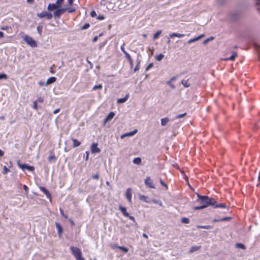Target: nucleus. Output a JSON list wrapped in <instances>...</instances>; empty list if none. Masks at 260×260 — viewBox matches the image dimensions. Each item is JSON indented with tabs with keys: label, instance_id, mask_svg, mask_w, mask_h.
I'll return each instance as SVG.
<instances>
[{
	"label": "nucleus",
	"instance_id": "obj_1",
	"mask_svg": "<svg viewBox=\"0 0 260 260\" xmlns=\"http://www.w3.org/2000/svg\"><path fill=\"white\" fill-rule=\"evenodd\" d=\"M197 196L198 197V201L202 205L194 207V209L198 210L205 208L210 205H215V201L213 199L210 198L206 196H200L199 194H197Z\"/></svg>",
	"mask_w": 260,
	"mask_h": 260
},
{
	"label": "nucleus",
	"instance_id": "obj_2",
	"mask_svg": "<svg viewBox=\"0 0 260 260\" xmlns=\"http://www.w3.org/2000/svg\"><path fill=\"white\" fill-rule=\"evenodd\" d=\"M22 39L26 44L30 47L32 48L37 47L38 45L37 42L31 37L25 35L22 37Z\"/></svg>",
	"mask_w": 260,
	"mask_h": 260
},
{
	"label": "nucleus",
	"instance_id": "obj_3",
	"mask_svg": "<svg viewBox=\"0 0 260 260\" xmlns=\"http://www.w3.org/2000/svg\"><path fill=\"white\" fill-rule=\"evenodd\" d=\"M72 254L76 257L77 260H85L82 256L81 250L78 247L72 246L70 248Z\"/></svg>",
	"mask_w": 260,
	"mask_h": 260
},
{
	"label": "nucleus",
	"instance_id": "obj_4",
	"mask_svg": "<svg viewBox=\"0 0 260 260\" xmlns=\"http://www.w3.org/2000/svg\"><path fill=\"white\" fill-rule=\"evenodd\" d=\"M67 8H57L56 10L53 13V16L54 18H59L61 15L67 11Z\"/></svg>",
	"mask_w": 260,
	"mask_h": 260
},
{
	"label": "nucleus",
	"instance_id": "obj_5",
	"mask_svg": "<svg viewBox=\"0 0 260 260\" xmlns=\"http://www.w3.org/2000/svg\"><path fill=\"white\" fill-rule=\"evenodd\" d=\"M17 164L18 166L23 170L24 169H27L29 171H33L35 169V168L33 166H28L25 164H21L20 163V160L17 161Z\"/></svg>",
	"mask_w": 260,
	"mask_h": 260
},
{
	"label": "nucleus",
	"instance_id": "obj_6",
	"mask_svg": "<svg viewBox=\"0 0 260 260\" xmlns=\"http://www.w3.org/2000/svg\"><path fill=\"white\" fill-rule=\"evenodd\" d=\"M37 16L40 18L46 17V18L49 20L52 18V14L47 12H42L40 13H38Z\"/></svg>",
	"mask_w": 260,
	"mask_h": 260
},
{
	"label": "nucleus",
	"instance_id": "obj_7",
	"mask_svg": "<svg viewBox=\"0 0 260 260\" xmlns=\"http://www.w3.org/2000/svg\"><path fill=\"white\" fill-rule=\"evenodd\" d=\"M144 183L148 187L151 188H155L153 181L150 177H147L144 181Z\"/></svg>",
	"mask_w": 260,
	"mask_h": 260
},
{
	"label": "nucleus",
	"instance_id": "obj_8",
	"mask_svg": "<svg viewBox=\"0 0 260 260\" xmlns=\"http://www.w3.org/2000/svg\"><path fill=\"white\" fill-rule=\"evenodd\" d=\"M98 144L97 143H93L91 146V151L92 153H100L101 150L98 147Z\"/></svg>",
	"mask_w": 260,
	"mask_h": 260
},
{
	"label": "nucleus",
	"instance_id": "obj_9",
	"mask_svg": "<svg viewBox=\"0 0 260 260\" xmlns=\"http://www.w3.org/2000/svg\"><path fill=\"white\" fill-rule=\"evenodd\" d=\"M138 131L137 129H135L133 132H130L128 133H125L123 135H122L120 137L121 139H124L126 137H132L135 135L137 133Z\"/></svg>",
	"mask_w": 260,
	"mask_h": 260
},
{
	"label": "nucleus",
	"instance_id": "obj_10",
	"mask_svg": "<svg viewBox=\"0 0 260 260\" xmlns=\"http://www.w3.org/2000/svg\"><path fill=\"white\" fill-rule=\"evenodd\" d=\"M125 196H126V198L128 200V201L129 202H132V192L131 188H128L126 189V193H125Z\"/></svg>",
	"mask_w": 260,
	"mask_h": 260
},
{
	"label": "nucleus",
	"instance_id": "obj_11",
	"mask_svg": "<svg viewBox=\"0 0 260 260\" xmlns=\"http://www.w3.org/2000/svg\"><path fill=\"white\" fill-rule=\"evenodd\" d=\"M40 189L44 193H45L46 196V197L50 199V200H51V196L49 192L48 191V190L44 187L40 186L39 187Z\"/></svg>",
	"mask_w": 260,
	"mask_h": 260
},
{
	"label": "nucleus",
	"instance_id": "obj_12",
	"mask_svg": "<svg viewBox=\"0 0 260 260\" xmlns=\"http://www.w3.org/2000/svg\"><path fill=\"white\" fill-rule=\"evenodd\" d=\"M59 7L55 4H49L47 7V10L49 11H52L54 10H56L57 8H59Z\"/></svg>",
	"mask_w": 260,
	"mask_h": 260
},
{
	"label": "nucleus",
	"instance_id": "obj_13",
	"mask_svg": "<svg viewBox=\"0 0 260 260\" xmlns=\"http://www.w3.org/2000/svg\"><path fill=\"white\" fill-rule=\"evenodd\" d=\"M114 115H115V114L113 112H111L110 113H109V114L107 115V116L106 117V118L105 119L104 124L106 125V123L108 121L111 120L114 117Z\"/></svg>",
	"mask_w": 260,
	"mask_h": 260
},
{
	"label": "nucleus",
	"instance_id": "obj_14",
	"mask_svg": "<svg viewBox=\"0 0 260 260\" xmlns=\"http://www.w3.org/2000/svg\"><path fill=\"white\" fill-rule=\"evenodd\" d=\"M55 225H56V229L57 230L58 236L59 238H61L62 236V229L61 225L58 222L55 223Z\"/></svg>",
	"mask_w": 260,
	"mask_h": 260
},
{
	"label": "nucleus",
	"instance_id": "obj_15",
	"mask_svg": "<svg viewBox=\"0 0 260 260\" xmlns=\"http://www.w3.org/2000/svg\"><path fill=\"white\" fill-rule=\"evenodd\" d=\"M185 36L184 34L173 32L169 35V37L173 38L174 37L182 38Z\"/></svg>",
	"mask_w": 260,
	"mask_h": 260
},
{
	"label": "nucleus",
	"instance_id": "obj_16",
	"mask_svg": "<svg viewBox=\"0 0 260 260\" xmlns=\"http://www.w3.org/2000/svg\"><path fill=\"white\" fill-rule=\"evenodd\" d=\"M56 80V79L54 77H51L49 78L46 82V86H48L52 83H54Z\"/></svg>",
	"mask_w": 260,
	"mask_h": 260
},
{
	"label": "nucleus",
	"instance_id": "obj_17",
	"mask_svg": "<svg viewBox=\"0 0 260 260\" xmlns=\"http://www.w3.org/2000/svg\"><path fill=\"white\" fill-rule=\"evenodd\" d=\"M201 248V246H192L189 251V253H192L194 252L198 251L200 250Z\"/></svg>",
	"mask_w": 260,
	"mask_h": 260
},
{
	"label": "nucleus",
	"instance_id": "obj_18",
	"mask_svg": "<svg viewBox=\"0 0 260 260\" xmlns=\"http://www.w3.org/2000/svg\"><path fill=\"white\" fill-rule=\"evenodd\" d=\"M204 37V35H201L197 37H196L194 38H193V39H190L188 40V44H190V43H192L193 42H194L196 41H197L199 40H200L201 39H202L203 37Z\"/></svg>",
	"mask_w": 260,
	"mask_h": 260
},
{
	"label": "nucleus",
	"instance_id": "obj_19",
	"mask_svg": "<svg viewBox=\"0 0 260 260\" xmlns=\"http://www.w3.org/2000/svg\"><path fill=\"white\" fill-rule=\"evenodd\" d=\"M119 209L121 211V212L122 213L123 215H124L126 217L129 216V214L128 212H127L126 209L125 207L120 206L119 207Z\"/></svg>",
	"mask_w": 260,
	"mask_h": 260
},
{
	"label": "nucleus",
	"instance_id": "obj_20",
	"mask_svg": "<svg viewBox=\"0 0 260 260\" xmlns=\"http://www.w3.org/2000/svg\"><path fill=\"white\" fill-rule=\"evenodd\" d=\"M72 140L73 142V147H77L81 145V142H79L77 139L72 138Z\"/></svg>",
	"mask_w": 260,
	"mask_h": 260
},
{
	"label": "nucleus",
	"instance_id": "obj_21",
	"mask_svg": "<svg viewBox=\"0 0 260 260\" xmlns=\"http://www.w3.org/2000/svg\"><path fill=\"white\" fill-rule=\"evenodd\" d=\"M128 94H127L124 98L119 99L117 101V103H125L128 98Z\"/></svg>",
	"mask_w": 260,
	"mask_h": 260
},
{
	"label": "nucleus",
	"instance_id": "obj_22",
	"mask_svg": "<svg viewBox=\"0 0 260 260\" xmlns=\"http://www.w3.org/2000/svg\"><path fill=\"white\" fill-rule=\"evenodd\" d=\"M169 121V119L168 117L164 118L161 119V125L162 126H165L167 125L168 122Z\"/></svg>",
	"mask_w": 260,
	"mask_h": 260
},
{
	"label": "nucleus",
	"instance_id": "obj_23",
	"mask_svg": "<svg viewBox=\"0 0 260 260\" xmlns=\"http://www.w3.org/2000/svg\"><path fill=\"white\" fill-rule=\"evenodd\" d=\"M214 206L215 208H217V207L224 208L226 209V210H228V209H229V208L226 206V205L225 204H222V203L217 204L215 203V205H214Z\"/></svg>",
	"mask_w": 260,
	"mask_h": 260
},
{
	"label": "nucleus",
	"instance_id": "obj_24",
	"mask_svg": "<svg viewBox=\"0 0 260 260\" xmlns=\"http://www.w3.org/2000/svg\"><path fill=\"white\" fill-rule=\"evenodd\" d=\"M181 83L185 87H188L190 86V84L188 83V80H182Z\"/></svg>",
	"mask_w": 260,
	"mask_h": 260
},
{
	"label": "nucleus",
	"instance_id": "obj_25",
	"mask_svg": "<svg viewBox=\"0 0 260 260\" xmlns=\"http://www.w3.org/2000/svg\"><path fill=\"white\" fill-rule=\"evenodd\" d=\"M133 162L136 165H140L141 162V158L140 157H136L134 159Z\"/></svg>",
	"mask_w": 260,
	"mask_h": 260
},
{
	"label": "nucleus",
	"instance_id": "obj_26",
	"mask_svg": "<svg viewBox=\"0 0 260 260\" xmlns=\"http://www.w3.org/2000/svg\"><path fill=\"white\" fill-rule=\"evenodd\" d=\"M162 33V31L161 30H158L156 31L153 35V40L156 39Z\"/></svg>",
	"mask_w": 260,
	"mask_h": 260
},
{
	"label": "nucleus",
	"instance_id": "obj_27",
	"mask_svg": "<svg viewBox=\"0 0 260 260\" xmlns=\"http://www.w3.org/2000/svg\"><path fill=\"white\" fill-rule=\"evenodd\" d=\"M116 248H117L119 249H120L121 250L123 251L125 253L127 252L128 251V249L125 247L117 246H116Z\"/></svg>",
	"mask_w": 260,
	"mask_h": 260
},
{
	"label": "nucleus",
	"instance_id": "obj_28",
	"mask_svg": "<svg viewBox=\"0 0 260 260\" xmlns=\"http://www.w3.org/2000/svg\"><path fill=\"white\" fill-rule=\"evenodd\" d=\"M198 229H211L212 226L211 225H197Z\"/></svg>",
	"mask_w": 260,
	"mask_h": 260
},
{
	"label": "nucleus",
	"instance_id": "obj_29",
	"mask_svg": "<svg viewBox=\"0 0 260 260\" xmlns=\"http://www.w3.org/2000/svg\"><path fill=\"white\" fill-rule=\"evenodd\" d=\"M164 57V55L160 53L159 55H157L155 58H156V60L160 61L162 59V58Z\"/></svg>",
	"mask_w": 260,
	"mask_h": 260
},
{
	"label": "nucleus",
	"instance_id": "obj_30",
	"mask_svg": "<svg viewBox=\"0 0 260 260\" xmlns=\"http://www.w3.org/2000/svg\"><path fill=\"white\" fill-rule=\"evenodd\" d=\"M139 198L141 200L143 201L146 203H148V201L147 200V199L148 198L147 197L145 196L144 195H139Z\"/></svg>",
	"mask_w": 260,
	"mask_h": 260
},
{
	"label": "nucleus",
	"instance_id": "obj_31",
	"mask_svg": "<svg viewBox=\"0 0 260 260\" xmlns=\"http://www.w3.org/2000/svg\"><path fill=\"white\" fill-rule=\"evenodd\" d=\"M237 56V53L236 52H233L232 55L228 59L234 60Z\"/></svg>",
	"mask_w": 260,
	"mask_h": 260
},
{
	"label": "nucleus",
	"instance_id": "obj_32",
	"mask_svg": "<svg viewBox=\"0 0 260 260\" xmlns=\"http://www.w3.org/2000/svg\"><path fill=\"white\" fill-rule=\"evenodd\" d=\"M103 88V85L102 84H99V85H95L93 88H92V90H96L97 89H101L102 88Z\"/></svg>",
	"mask_w": 260,
	"mask_h": 260
},
{
	"label": "nucleus",
	"instance_id": "obj_33",
	"mask_svg": "<svg viewBox=\"0 0 260 260\" xmlns=\"http://www.w3.org/2000/svg\"><path fill=\"white\" fill-rule=\"evenodd\" d=\"M181 222L183 223H188L189 222V220L188 218L183 217L181 219Z\"/></svg>",
	"mask_w": 260,
	"mask_h": 260
},
{
	"label": "nucleus",
	"instance_id": "obj_34",
	"mask_svg": "<svg viewBox=\"0 0 260 260\" xmlns=\"http://www.w3.org/2000/svg\"><path fill=\"white\" fill-rule=\"evenodd\" d=\"M48 159L49 161H54L56 159V157L54 155H50Z\"/></svg>",
	"mask_w": 260,
	"mask_h": 260
},
{
	"label": "nucleus",
	"instance_id": "obj_35",
	"mask_svg": "<svg viewBox=\"0 0 260 260\" xmlns=\"http://www.w3.org/2000/svg\"><path fill=\"white\" fill-rule=\"evenodd\" d=\"M152 201L154 203L158 204L161 207L163 206L162 203L160 201L153 200Z\"/></svg>",
	"mask_w": 260,
	"mask_h": 260
},
{
	"label": "nucleus",
	"instance_id": "obj_36",
	"mask_svg": "<svg viewBox=\"0 0 260 260\" xmlns=\"http://www.w3.org/2000/svg\"><path fill=\"white\" fill-rule=\"evenodd\" d=\"M236 246H237V247L240 248H241L242 249H245V246H244V245H243L242 243H237Z\"/></svg>",
	"mask_w": 260,
	"mask_h": 260
},
{
	"label": "nucleus",
	"instance_id": "obj_37",
	"mask_svg": "<svg viewBox=\"0 0 260 260\" xmlns=\"http://www.w3.org/2000/svg\"><path fill=\"white\" fill-rule=\"evenodd\" d=\"M186 115V113H184L183 114H179V115H177L176 116V118H177V119L181 118L184 117Z\"/></svg>",
	"mask_w": 260,
	"mask_h": 260
},
{
	"label": "nucleus",
	"instance_id": "obj_38",
	"mask_svg": "<svg viewBox=\"0 0 260 260\" xmlns=\"http://www.w3.org/2000/svg\"><path fill=\"white\" fill-rule=\"evenodd\" d=\"M213 39V37H210V38H208V39H207L205 40L204 41V42H203V43H204V44H207V43H208L209 41H212Z\"/></svg>",
	"mask_w": 260,
	"mask_h": 260
},
{
	"label": "nucleus",
	"instance_id": "obj_39",
	"mask_svg": "<svg viewBox=\"0 0 260 260\" xmlns=\"http://www.w3.org/2000/svg\"><path fill=\"white\" fill-rule=\"evenodd\" d=\"M33 109L37 110H38L37 101H34L33 102Z\"/></svg>",
	"mask_w": 260,
	"mask_h": 260
},
{
	"label": "nucleus",
	"instance_id": "obj_40",
	"mask_svg": "<svg viewBox=\"0 0 260 260\" xmlns=\"http://www.w3.org/2000/svg\"><path fill=\"white\" fill-rule=\"evenodd\" d=\"M63 1L64 0H56L55 3H56V5H57L60 7Z\"/></svg>",
	"mask_w": 260,
	"mask_h": 260
},
{
	"label": "nucleus",
	"instance_id": "obj_41",
	"mask_svg": "<svg viewBox=\"0 0 260 260\" xmlns=\"http://www.w3.org/2000/svg\"><path fill=\"white\" fill-rule=\"evenodd\" d=\"M7 78V76L5 74H0V80L4 79H6Z\"/></svg>",
	"mask_w": 260,
	"mask_h": 260
},
{
	"label": "nucleus",
	"instance_id": "obj_42",
	"mask_svg": "<svg viewBox=\"0 0 260 260\" xmlns=\"http://www.w3.org/2000/svg\"><path fill=\"white\" fill-rule=\"evenodd\" d=\"M9 171V169H8L6 166H4V171H3V173L4 174H6Z\"/></svg>",
	"mask_w": 260,
	"mask_h": 260
},
{
	"label": "nucleus",
	"instance_id": "obj_43",
	"mask_svg": "<svg viewBox=\"0 0 260 260\" xmlns=\"http://www.w3.org/2000/svg\"><path fill=\"white\" fill-rule=\"evenodd\" d=\"M159 182L160 183V184L164 187H165L166 188V189L168 188V186L167 185V184L162 180L161 179H159Z\"/></svg>",
	"mask_w": 260,
	"mask_h": 260
},
{
	"label": "nucleus",
	"instance_id": "obj_44",
	"mask_svg": "<svg viewBox=\"0 0 260 260\" xmlns=\"http://www.w3.org/2000/svg\"><path fill=\"white\" fill-rule=\"evenodd\" d=\"M153 66V63H151L148 64V66L146 68V71L149 70L150 68H151Z\"/></svg>",
	"mask_w": 260,
	"mask_h": 260
},
{
	"label": "nucleus",
	"instance_id": "obj_45",
	"mask_svg": "<svg viewBox=\"0 0 260 260\" xmlns=\"http://www.w3.org/2000/svg\"><path fill=\"white\" fill-rule=\"evenodd\" d=\"M90 15L92 17H94L96 15V12H95V11H94V10L92 11L91 12Z\"/></svg>",
	"mask_w": 260,
	"mask_h": 260
},
{
	"label": "nucleus",
	"instance_id": "obj_46",
	"mask_svg": "<svg viewBox=\"0 0 260 260\" xmlns=\"http://www.w3.org/2000/svg\"><path fill=\"white\" fill-rule=\"evenodd\" d=\"M89 24H85L84 26H82V29H87L88 28H89Z\"/></svg>",
	"mask_w": 260,
	"mask_h": 260
},
{
	"label": "nucleus",
	"instance_id": "obj_47",
	"mask_svg": "<svg viewBox=\"0 0 260 260\" xmlns=\"http://www.w3.org/2000/svg\"><path fill=\"white\" fill-rule=\"evenodd\" d=\"M60 212L62 216H63L66 218H68V216L64 214L63 211L61 209H60Z\"/></svg>",
	"mask_w": 260,
	"mask_h": 260
},
{
	"label": "nucleus",
	"instance_id": "obj_48",
	"mask_svg": "<svg viewBox=\"0 0 260 260\" xmlns=\"http://www.w3.org/2000/svg\"><path fill=\"white\" fill-rule=\"evenodd\" d=\"M38 84L41 87L43 86H46V82H42V81H39L38 82Z\"/></svg>",
	"mask_w": 260,
	"mask_h": 260
},
{
	"label": "nucleus",
	"instance_id": "obj_49",
	"mask_svg": "<svg viewBox=\"0 0 260 260\" xmlns=\"http://www.w3.org/2000/svg\"><path fill=\"white\" fill-rule=\"evenodd\" d=\"M124 54H125V55L126 56V57L128 60L132 58L130 55L127 52H125V53H124Z\"/></svg>",
	"mask_w": 260,
	"mask_h": 260
},
{
	"label": "nucleus",
	"instance_id": "obj_50",
	"mask_svg": "<svg viewBox=\"0 0 260 260\" xmlns=\"http://www.w3.org/2000/svg\"><path fill=\"white\" fill-rule=\"evenodd\" d=\"M36 101H37V103L39 102V103H43L44 100H43V98L40 97Z\"/></svg>",
	"mask_w": 260,
	"mask_h": 260
},
{
	"label": "nucleus",
	"instance_id": "obj_51",
	"mask_svg": "<svg viewBox=\"0 0 260 260\" xmlns=\"http://www.w3.org/2000/svg\"><path fill=\"white\" fill-rule=\"evenodd\" d=\"M67 11H68L69 13H73V12H75V9H68L67 8Z\"/></svg>",
	"mask_w": 260,
	"mask_h": 260
},
{
	"label": "nucleus",
	"instance_id": "obj_52",
	"mask_svg": "<svg viewBox=\"0 0 260 260\" xmlns=\"http://www.w3.org/2000/svg\"><path fill=\"white\" fill-rule=\"evenodd\" d=\"M127 217H128L131 220L133 221L134 222H136L134 216H131L129 215V216H127Z\"/></svg>",
	"mask_w": 260,
	"mask_h": 260
},
{
	"label": "nucleus",
	"instance_id": "obj_53",
	"mask_svg": "<svg viewBox=\"0 0 260 260\" xmlns=\"http://www.w3.org/2000/svg\"><path fill=\"white\" fill-rule=\"evenodd\" d=\"M37 30H38V32L39 33V34L41 35L42 28L40 26H38L37 27Z\"/></svg>",
	"mask_w": 260,
	"mask_h": 260
},
{
	"label": "nucleus",
	"instance_id": "obj_54",
	"mask_svg": "<svg viewBox=\"0 0 260 260\" xmlns=\"http://www.w3.org/2000/svg\"><path fill=\"white\" fill-rule=\"evenodd\" d=\"M230 218H231L230 217H224V218H222L220 219V221H225V220H228L229 219H230Z\"/></svg>",
	"mask_w": 260,
	"mask_h": 260
},
{
	"label": "nucleus",
	"instance_id": "obj_55",
	"mask_svg": "<svg viewBox=\"0 0 260 260\" xmlns=\"http://www.w3.org/2000/svg\"><path fill=\"white\" fill-rule=\"evenodd\" d=\"M124 44H123L121 46V50H122V51L125 53V52H126V51L124 49Z\"/></svg>",
	"mask_w": 260,
	"mask_h": 260
},
{
	"label": "nucleus",
	"instance_id": "obj_56",
	"mask_svg": "<svg viewBox=\"0 0 260 260\" xmlns=\"http://www.w3.org/2000/svg\"><path fill=\"white\" fill-rule=\"evenodd\" d=\"M128 61L129 62L131 67L132 68L133 66V61L132 58L128 59Z\"/></svg>",
	"mask_w": 260,
	"mask_h": 260
},
{
	"label": "nucleus",
	"instance_id": "obj_57",
	"mask_svg": "<svg viewBox=\"0 0 260 260\" xmlns=\"http://www.w3.org/2000/svg\"><path fill=\"white\" fill-rule=\"evenodd\" d=\"M23 188L25 190V192L27 193L28 190V187L25 185H24Z\"/></svg>",
	"mask_w": 260,
	"mask_h": 260
},
{
	"label": "nucleus",
	"instance_id": "obj_58",
	"mask_svg": "<svg viewBox=\"0 0 260 260\" xmlns=\"http://www.w3.org/2000/svg\"><path fill=\"white\" fill-rule=\"evenodd\" d=\"M98 36H95L93 38V42H95L98 41Z\"/></svg>",
	"mask_w": 260,
	"mask_h": 260
},
{
	"label": "nucleus",
	"instance_id": "obj_59",
	"mask_svg": "<svg viewBox=\"0 0 260 260\" xmlns=\"http://www.w3.org/2000/svg\"><path fill=\"white\" fill-rule=\"evenodd\" d=\"M92 178L93 179H98L99 178V175L98 174L94 175V176H93Z\"/></svg>",
	"mask_w": 260,
	"mask_h": 260
},
{
	"label": "nucleus",
	"instance_id": "obj_60",
	"mask_svg": "<svg viewBox=\"0 0 260 260\" xmlns=\"http://www.w3.org/2000/svg\"><path fill=\"white\" fill-rule=\"evenodd\" d=\"M74 0H68L69 4L71 6L73 5Z\"/></svg>",
	"mask_w": 260,
	"mask_h": 260
},
{
	"label": "nucleus",
	"instance_id": "obj_61",
	"mask_svg": "<svg viewBox=\"0 0 260 260\" xmlns=\"http://www.w3.org/2000/svg\"><path fill=\"white\" fill-rule=\"evenodd\" d=\"M60 111V109H55L54 111H53V113L54 114H57V113H58Z\"/></svg>",
	"mask_w": 260,
	"mask_h": 260
},
{
	"label": "nucleus",
	"instance_id": "obj_62",
	"mask_svg": "<svg viewBox=\"0 0 260 260\" xmlns=\"http://www.w3.org/2000/svg\"><path fill=\"white\" fill-rule=\"evenodd\" d=\"M4 37V34L2 31H0V39Z\"/></svg>",
	"mask_w": 260,
	"mask_h": 260
},
{
	"label": "nucleus",
	"instance_id": "obj_63",
	"mask_svg": "<svg viewBox=\"0 0 260 260\" xmlns=\"http://www.w3.org/2000/svg\"><path fill=\"white\" fill-rule=\"evenodd\" d=\"M86 160H87V159H88L89 154V152L86 151Z\"/></svg>",
	"mask_w": 260,
	"mask_h": 260
},
{
	"label": "nucleus",
	"instance_id": "obj_64",
	"mask_svg": "<svg viewBox=\"0 0 260 260\" xmlns=\"http://www.w3.org/2000/svg\"><path fill=\"white\" fill-rule=\"evenodd\" d=\"M142 236H143L144 238H146V239H148V236H147L146 234H145V233H143V234Z\"/></svg>",
	"mask_w": 260,
	"mask_h": 260
}]
</instances>
